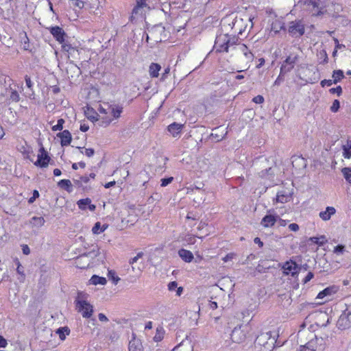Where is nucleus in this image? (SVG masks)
Masks as SVG:
<instances>
[{"instance_id":"obj_1","label":"nucleus","mask_w":351,"mask_h":351,"mask_svg":"<svg viewBox=\"0 0 351 351\" xmlns=\"http://www.w3.org/2000/svg\"><path fill=\"white\" fill-rule=\"evenodd\" d=\"M238 38L228 34H220L216 37L214 48L217 52H228L230 48H237L247 56V49L243 44H237Z\"/></svg>"},{"instance_id":"obj_2","label":"nucleus","mask_w":351,"mask_h":351,"mask_svg":"<svg viewBox=\"0 0 351 351\" xmlns=\"http://www.w3.org/2000/svg\"><path fill=\"white\" fill-rule=\"evenodd\" d=\"M88 295L87 293L79 291L74 301L75 310L84 318H90L93 313V306L88 301Z\"/></svg>"},{"instance_id":"obj_3","label":"nucleus","mask_w":351,"mask_h":351,"mask_svg":"<svg viewBox=\"0 0 351 351\" xmlns=\"http://www.w3.org/2000/svg\"><path fill=\"white\" fill-rule=\"evenodd\" d=\"M345 305L346 308L337 321V326L341 330L351 327V303H346Z\"/></svg>"},{"instance_id":"obj_4","label":"nucleus","mask_w":351,"mask_h":351,"mask_svg":"<svg viewBox=\"0 0 351 351\" xmlns=\"http://www.w3.org/2000/svg\"><path fill=\"white\" fill-rule=\"evenodd\" d=\"M110 109L108 114H110L112 117L110 116L102 117V122L106 125H108L114 119H118L123 112V108L121 105L110 104Z\"/></svg>"},{"instance_id":"obj_5","label":"nucleus","mask_w":351,"mask_h":351,"mask_svg":"<svg viewBox=\"0 0 351 351\" xmlns=\"http://www.w3.org/2000/svg\"><path fill=\"white\" fill-rule=\"evenodd\" d=\"M298 60L299 55L298 53H290L281 65V73H287L290 72L294 68L295 64L298 62Z\"/></svg>"},{"instance_id":"obj_6","label":"nucleus","mask_w":351,"mask_h":351,"mask_svg":"<svg viewBox=\"0 0 351 351\" xmlns=\"http://www.w3.org/2000/svg\"><path fill=\"white\" fill-rule=\"evenodd\" d=\"M279 216L272 209L268 210L267 215L261 221V225L265 228L273 227L278 220Z\"/></svg>"},{"instance_id":"obj_7","label":"nucleus","mask_w":351,"mask_h":351,"mask_svg":"<svg viewBox=\"0 0 351 351\" xmlns=\"http://www.w3.org/2000/svg\"><path fill=\"white\" fill-rule=\"evenodd\" d=\"M285 21L282 17H278L276 15L271 21L269 35L275 36L281 30L285 29Z\"/></svg>"},{"instance_id":"obj_8","label":"nucleus","mask_w":351,"mask_h":351,"mask_svg":"<svg viewBox=\"0 0 351 351\" xmlns=\"http://www.w3.org/2000/svg\"><path fill=\"white\" fill-rule=\"evenodd\" d=\"M288 32L293 37H300L304 34V25L301 21H291L289 25Z\"/></svg>"},{"instance_id":"obj_9","label":"nucleus","mask_w":351,"mask_h":351,"mask_svg":"<svg viewBox=\"0 0 351 351\" xmlns=\"http://www.w3.org/2000/svg\"><path fill=\"white\" fill-rule=\"evenodd\" d=\"M306 10L311 13L313 16H318L324 12L320 5V0H306L304 3Z\"/></svg>"},{"instance_id":"obj_10","label":"nucleus","mask_w":351,"mask_h":351,"mask_svg":"<svg viewBox=\"0 0 351 351\" xmlns=\"http://www.w3.org/2000/svg\"><path fill=\"white\" fill-rule=\"evenodd\" d=\"M39 152L40 153L38 154V159L34 162V165L41 168L47 167L49 165L50 158L43 147H41Z\"/></svg>"},{"instance_id":"obj_11","label":"nucleus","mask_w":351,"mask_h":351,"mask_svg":"<svg viewBox=\"0 0 351 351\" xmlns=\"http://www.w3.org/2000/svg\"><path fill=\"white\" fill-rule=\"evenodd\" d=\"M319 341H322V339L317 337L312 339L305 346H300L299 351H317L320 350L321 344L319 343Z\"/></svg>"},{"instance_id":"obj_12","label":"nucleus","mask_w":351,"mask_h":351,"mask_svg":"<svg viewBox=\"0 0 351 351\" xmlns=\"http://www.w3.org/2000/svg\"><path fill=\"white\" fill-rule=\"evenodd\" d=\"M50 33L52 34L53 38L59 43L64 42L65 37L66 36V33L59 26L51 27L49 28Z\"/></svg>"},{"instance_id":"obj_13","label":"nucleus","mask_w":351,"mask_h":351,"mask_svg":"<svg viewBox=\"0 0 351 351\" xmlns=\"http://www.w3.org/2000/svg\"><path fill=\"white\" fill-rule=\"evenodd\" d=\"M283 273L285 275L294 276L298 272V267L295 262L289 261L285 262L282 265Z\"/></svg>"},{"instance_id":"obj_14","label":"nucleus","mask_w":351,"mask_h":351,"mask_svg":"<svg viewBox=\"0 0 351 351\" xmlns=\"http://www.w3.org/2000/svg\"><path fill=\"white\" fill-rule=\"evenodd\" d=\"M339 290V287L337 285H332L326 287L322 291H320L317 295V299H324L325 298L330 297L337 293Z\"/></svg>"},{"instance_id":"obj_15","label":"nucleus","mask_w":351,"mask_h":351,"mask_svg":"<svg viewBox=\"0 0 351 351\" xmlns=\"http://www.w3.org/2000/svg\"><path fill=\"white\" fill-rule=\"evenodd\" d=\"M147 0H136V5L132 10V16L142 15L145 8H148Z\"/></svg>"},{"instance_id":"obj_16","label":"nucleus","mask_w":351,"mask_h":351,"mask_svg":"<svg viewBox=\"0 0 351 351\" xmlns=\"http://www.w3.org/2000/svg\"><path fill=\"white\" fill-rule=\"evenodd\" d=\"M231 339L234 342L241 343L245 339V334L241 330V326L235 327L231 334Z\"/></svg>"},{"instance_id":"obj_17","label":"nucleus","mask_w":351,"mask_h":351,"mask_svg":"<svg viewBox=\"0 0 351 351\" xmlns=\"http://www.w3.org/2000/svg\"><path fill=\"white\" fill-rule=\"evenodd\" d=\"M183 128L184 124L174 122L167 127V130L172 136L178 137L180 136Z\"/></svg>"},{"instance_id":"obj_18","label":"nucleus","mask_w":351,"mask_h":351,"mask_svg":"<svg viewBox=\"0 0 351 351\" xmlns=\"http://www.w3.org/2000/svg\"><path fill=\"white\" fill-rule=\"evenodd\" d=\"M18 150L22 154L24 158L29 159L32 161L31 158L33 155L32 148L27 144L26 142H24L23 144L19 145Z\"/></svg>"},{"instance_id":"obj_19","label":"nucleus","mask_w":351,"mask_h":351,"mask_svg":"<svg viewBox=\"0 0 351 351\" xmlns=\"http://www.w3.org/2000/svg\"><path fill=\"white\" fill-rule=\"evenodd\" d=\"M57 136L60 138V143L62 146L63 147L68 146L69 145H70L72 140L71 134L67 130H65L62 132H60L59 134H57Z\"/></svg>"},{"instance_id":"obj_20","label":"nucleus","mask_w":351,"mask_h":351,"mask_svg":"<svg viewBox=\"0 0 351 351\" xmlns=\"http://www.w3.org/2000/svg\"><path fill=\"white\" fill-rule=\"evenodd\" d=\"M89 182V177L87 176H80L79 178L73 179L74 184L78 189H82L83 191L88 190L86 185Z\"/></svg>"},{"instance_id":"obj_21","label":"nucleus","mask_w":351,"mask_h":351,"mask_svg":"<svg viewBox=\"0 0 351 351\" xmlns=\"http://www.w3.org/2000/svg\"><path fill=\"white\" fill-rule=\"evenodd\" d=\"M336 213V209L332 206H327L326 210L319 213V217L323 221H328Z\"/></svg>"},{"instance_id":"obj_22","label":"nucleus","mask_w":351,"mask_h":351,"mask_svg":"<svg viewBox=\"0 0 351 351\" xmlns=\"http://www.w3.org/2000/svg\"><path fill=\"white\" fill-rule=\"evenodd\" d=\"M291 196L292 193L291 192H286L285 191H279L276 195V202L287 203L291 200Z\"/></svg>"},{"instance_id":"obj_23","label":"nucleus","mask_w":351,"mask_h":351,"mask_svg":"<svg viewBox=\"0 0 351 351\" xmlns=\"http://www.w3.org/2000/svg\"><path fill=\"white\" fill-rule=\"evenodd\" d=\"M77 204L81 210H85L86 206L90 211H94L96 208L95 205L91 204V200L89 198L81 199Z\"/></svg>"},{"instance_id":"obj_24","label":"nucleus","mask_w":351,"mask_h":351,"mask_svg":"<svg viewBox=\"0 0 351 351\" xmlns=\"http://www.w3.org/2000/svg\"><path fill=\"white\" fill-rule=\"evenodd\" d=\"M178 255L186 263H191L194 258L193 253L191 251L185 249H180L178 251Z\"/></svg>"},{"instance_id":"obj_25","label":"nucleus","mask_w":351,"mask_h":351,"mask_svg":"<svg viewBox=\"0 0 351 351\" xmlns=\"http://www.w3.org/2000/svg\"><path fill=\"white\" fill-rule=\"evenodd\" d=\"M84 113L88 119L93 122L98 121V113L90 107H87L84 110Z\"/></svg>"},{"instance_id":"obj_26","label":"nucleus","mask_w":351,"mask_h":351,"mask_svg":"<svg viewBox=\"0 0 351 351\" xmlns=\"http://www.w3.org/2000/svg\"><path fill=\"white\" fill-rule=\"evenodd\" d=\"M58 187L64 189L68 193H71L73 191L72 183L71 180L63 179L60 180L58 182Z\"/></svg>"},{"instance_id":"obj_27","label":"nucleus","mask_w":351,"mask_h":351,"mask_svg":"<svg viewBox=\"0 0 351 351\" xmlns=\"http://www.w3.org/2000/svg\"><path fill=\"white\" fill-rule=\"evenodd\" d=\"M161 69L160 64L157 63H152L149 67V75L152 77H157L159 75V71Z\"/></svg>"},{"instance_id":"obj_28","label":"nucleus","mask_w":351,"mask_h":351,"mask_svg":"<svg viewBox=\"0 0 351 351\" xmlns=\"http://www.w3.org/2000/svg\"><path fill=\"white\" fill-rule=\"evenodd\" d=\"M107 283V280L104 277H100L97 275H93L89 280V284L93 285H105Z\"/></svg>"},{"instance_id":"obj_29","label":"nucleus","mask_w":351,"mask_h":351,"mask_svg":"<svg viewBox=\"0 0 351 351\" xmlns=\"http://www.w3.org/2000/svg\"><path fill=\"white\" fill-rule=\"evenodd\" d=\"M29 223L32 227L40 228L44 226L45 220L42 217H33Z\"/></svg>"},{"instance_id":"obj_30","label":"nucleus","mask_w":351,"mask_h":351,"mask_svg":"<svg viewBox=\"0 0 351 351\" xmlns=\"http://www.w3.org/2000/svg\"><path fill=\"white\" fill-rule=\"evenodd\" d=\"M108 227V224H104L101 226L100 222H97L95 223L94 226L92 228V232L94 234H99L104 232Z\"/></svg>"},{"instance_id":"obj_31","label":"nucleus","mask_w":351,"mask_h":351,"mask_svg":"<svg viewBox=\"0 0 351 351\" xmlns=\"http://www.w3.org/2000/svg\"><path fill=\"white\" fill-rule=\"evenodd\" d=\"M56 332L58 335L60 339L64 341L70 334V329L67 326L60 327L57 329Z\"/></svg>"},{"instance_id":"obj_32","label":"nucleus","mask_w":351,"mask_h":351,"mask_svg":"<svg viewBox=\"0 0 351 351\" xmlns=\"http://www.w3.org/2000/svg\"><path fill=\"white\" fill-rule=\"evenodd\" d=\"M129 351H143L141 342L136 339L131 340L129 342Z\"/></svg>"},{"instance_id":"obj_33","label":"nucleus","mask_w":351,"mask_h":351,"mask_svg":"<svg viewBox=\"0 0 351 351\" xmlns=\"http://www.w3.org/2000/svg\"><path fill=\"white\" fill-rule=\"evenodd\" d=\"M343 156L349 159L351 158V141H348L345 145L342 146Z\"/></svg>"},{"instance_id":"obj_34","label":"nucleus","mask_w":351,"mask_h":351,"mask_svg":"<svg viewBox=\"0 0 351 351\" xmlns=\"http://www.w3.org/2000/svg\"><path fill=\"white\" fill-rule=\"evenodd\" d=\"M165 333V331L163 327L161 326H158L156 328V334L154 337V341L155 342H159V341H162V339L164 338Z\"/></svg>"},{"instance_id":"obj_35","label":"nucleus","mask_w":351,"mask_h":351,"mask_svg":"<svg viewBox=\"0 0 351 351\" xmlns=\"http://www.w3.org/2000/svg\"><path fill=\"white\" fill-rule=\"evenodd\" d=\"M310 241L319 246L323 245L327 242V239L324 235L311 237Z\"/></svg>"},{"instance_id":"obj_36","label":"nucleus","mask_w":351,"mask_h":351,"mask_svg":"<svg viewBox=\"0 0 351 351\" xmlns=\"http://www.w3.org/2000/svg\"><path fill=\"white\" fill-rule=\"evenodd\" d=\"M332 77L334 84H337L344 77L343 72L341 70H335L333 71Z\"/></svg>"},{"instance_id":"obj_37","label":"nucleus","mask_w":351,"mask_h":351,"mask_svg":"<svg viewBox=\"0 0 351 351\" xmlns=\"http://www.w3.org/2000/svg\"><path fill=\"white\" fill-rule=\"evenodd\" d=\"M341 173L349 184H351V167H344L341 169Z\"/></svg>"},{"instance_id":"obj_38","label":"nucleus","mask_w":351,"mask_h":351,"mask_svg":"<svg viewBox=\"0 0 351 351\" xmlns=\"http://www.w3.org/2000/svg\"><path fill=\"white\" fill-rule=\"evenodd\" d=\"M110 104H104V105H99L97 110L98 112L101 114H104V117L108 116L109 110L110 109Z\"/></svg>"},{"instance_id":"obj_39","label":"nucleus","mask_w":351,"mask_h":351,"mask_svg":"<svg viewBox=\"0 0 351 351\" xmlns=\"http://www.w3.org/2000/svg\"><path fill=\"white\" fill-rule=\"evenodd\" d=\"M108 277L114 285H117L120 280V278L117 276L116 272L114 270H108Z\"/></svg>"},{"instance_id":"obj_40","label":"nucleus","mask_w":351,"mask_h":351,"mask_svg":"<svg viewBox=\"0 0 351 351\" xmlns=\"http://www.w3.org/2000/svg\"><path fill=\"white\" fill-rule=\"evenodd\" d=\"M346 251L345 246L343 245H337L334 247L333 253L337 256L343 254Z\"/></svg>"},{"instance_id":"obj_41","label":"nucleus","mask_w":351,"mask_h":351,"mask_svg":"<svg viewBox=\"0 0 351 351\" xmlns=\"http://www.w3.org/2000/svg\"><path fill=\"white\" fill-rule=\"evenodd\" d=\"M184 241L188 244V245H193L195 243V237L193 234H186Z\"/></svg>"},{"instance_id":"obj_42","label":"nucleus","mask_w":351,"mask_h":351,"mask_svg":"<svg viewBox=\"0 0 351 351\" xmlns=\"http://www.w3.org/2000/svg\"><path fill=\"white\" fill-rule=\"evenodd\" d=\"M10 90H11V93H10V99L12 101H15V102L19 101L20 99V97H19L18 92L16 90L12 89V88H10Z\"/></svg>"},{"instance_id":"obj_43","label":"nucleus","mask_w":351,"mask_h":351,"mask_svg":"<svg viewBox=\"0 0 351 351\" xmlns=\"http://www.w3.org/2000/svg\"><path fill=\"white\" fill-rule=\"evenodd\" d=\"M64 123V120L63 119H60L58 120L57 124L52 126L53 131L62 130L63 128V124Z\"/></svg>"},{"instance_id":"obj_44","label":"nucleus","mask_w":351,"mask_h":351,"mask_svg":"<svg viewBox=\"0 0 351 351\" xmlns=\"http://www.w3.org/2000/svg\"><path fill=\"white\" fill-rule=\"evenodd\" d=\"M16 272L20 275V277L19 278V280L21 282H23L25 280V273H24V269L23 266H20V267H16Z\"/></svg>"},{"instance_id":"obj_45","label":"nucleus","mask_w":351,"mask_h":351,"mask_svg":"<svg viewBox=\"0 0 351 351\" xmlns=\"http://www.w3.org/2000/svg\"><path fill=\"white\" fill-rule=\"evenodd\" d=\"M62 50L66 52H70L71 50H74V48L71 46V45L64 42L60 43Z\"/></svg>"},{"instance_id":"obj_46","label":"nucleus","mask_w":351,"mask_h":351,"mask_svg":"<svg viewBox=\"0 0 351 351\" xmlns=\"http://www.w3.org/2000/svg\"><path fill=\"white\" fill-rule=\"evenodd\" d=\"M339 108H340V103H339V100L335 99L333 101V103L330 107V110L332 112H337L339 110Z\"/></svg>"},{"instance_id":"obj_47","label":"nucleus","mask_w":351,"mask_h":351,"mask_svg":"<svg viewBox=\"0 0 351 351\" xmlns=\"http://www.w3.org/2000/svg\"><path fill=\"white\" fill-rule=\"evenodd\" d=\"M173 180V177H169V178H162L160 180V182H161L160 186L162 187H165V186H167L168 184H169L170 183H171Z\"/></svg>"},{"instance_id":"obj_48","label":"nucleus","mask_w":351,"mask_h":351,"mask_svg":"<svg viewBox=\"0 0 351 351\" xmlns=\"http://www.w3.org/2000/svg\"><path fill=\"white\" fill-rule=\"evenodd\" d=\"M286 73H281V71H280V74L276 78V80L274 82V86H279L284 81V75Z\"/></svg>"},{"instance_id":"obj_49","label":"nucleus","mask_w":351,"mask_h":351,"mask_svg":"<svg viewBox=\"0 0 351 351\" xmlns=\"http://www.w3.org/2000/svg\"><path fill=\"white\" fill-rule=\"evenodd\" d=\"M25 84H26V86L30 90H32V88H33V86H34V83L32 81L31 78L28 75H25Z\"/></svg>"},{"instance_id":"obj_50","label":"nucleus","mask_w":351,"mask_h":351,"mask_svg":"<svg viewBox=\"0 0 351 351\" xmlns=\"http://www.w3.org/2000/svg\"><path fill=\"white\" fill-rule=\"evenodd\" d=\"M73 5L79 8H82L84 7V2L82 0H70Z\"/></svg>"},{"instance_id":"obj_51","label":"nucleus","mask_w":351,"mask_h":351,"mask_svg":"<svg viewBox=\"0 0 351 351\" xmlns=\"http://www.w3.org/2000/svg\"><path fill=\"white\" fill-rule=\"evenodd\" d=\"M252 101L256 104H261L264 102L265 99L262 95H257L253 98Z\"/></svg>"},{"instance_id":"obj_52","label":"nucleus","mask_w":351,"mask_h":351,"mask_svg":"<svg viewBox=\"0 0 351 351\" xmlns=\"http://www.w3.org/2000/svg\"><path fill=\"white\" fill-rule=\"evenodd\" d=\"M177 288H178V283L176 281H172V282H169L168 285V289L170 291H176Z\"/></svg>"},{"instance_id":"obj_53","label":"nucleus","mask_w":351,"mask_h":351,"mask_svg":"<svg viewBox=\"0 0 351 351\" xmlns=\"http://www.w3.org/2000/svg\"><path fill=\"white\" fill-rule=\"evenodd\" d=\"M39 197V193L37 190H34V192H33V195L32 197H31L29 200H28V202L29 204H32L36 198H38Z\"/></svg>"},{"instance_id":"obj_54","label":"nucleus","mask_w":351,"mask_h":351,"mask_svg":"<svg viewBox=\"0 0 351 351\" xmlns=\"http://www.w3.org/2000/svg\"><path fill=\"white\" fill-rule=\"evenodd\" d=\"M226 134V133L225 134H214V133H212L211 134V136L213 137V138L216 141H221L222 139H223L225 135Z\"/></svg>"},{"instance_id":"obj_55","label":"nucleus","mask_w":351,"mask_h":351,"mask_svg":"<svg viewBox=\"0 0 351 351\" xmlns=\"http://www.w3.org/2000/svg\"><path fill=\"white\" fill-rule=\"evenodd\" d=\"M330 92L331 93H333V94L336 93V94H337V95L339 96L341 94V93H342V88H341V87L340 86H337L336 88H330Z\"/></svg>"},{"instance_id":"obj_56","label":"nucleus","mask_w":351,"mask_h":351,"mask_svg":"<svg viewBox=\"0 0 351 351\" xmlns=\"http://www.w3.org/2000/svg\"><path fill=\"white\" fill-rule=\"evenodd\" d=\"M320 84L322 87H324L330 86L332 84H334V82L332 80H323Z\"/></svg>"},{"instance_id":"obj_57","label":"nucleus","mask_w":351,"mask_h":351,"mask_svg":"<svg viewBox=\"0 0 351 351\" xmlns=\"http://www.w3.org/2000/svg\"><path fill=\"white\" fill-rule=\"evenodd\" d=\"M143 255V252H139L136 254V256H134V258H131L130 261V263L133 265L134 263H136L137 261L142 257V256Z\"/></svg>"},{"instance_id":"obj_58","label":"nucleus","mask_w":351,"mask_h":351,"mask_svg":"<svg viewBox=\"0 0 351 351\" xmlns=\"http://www.w3.org/2000/svg\"><path fill=\"white\" fill-rule=\"evenodd\" d=\"M84 154L87 156V157H92L94 154H95V151L92 148H86L85 149V151L84 152Z\"/></svg>"},{"instance_id":"obj_59","label":"nucleus","mask_w":351,"mask_h":351,"mask_svg":"<svg viewBox=\"0 0 351 351\" xmlns=\"http://www.w3.org/2000/svg\"><path fill=\"white\" fill-rule=\"evenodd\" d=\"M86 167V164L84 162H80L78 163H73L72 165V168L75 170L77 169L78 167L84 168Z\"/></svg>"},{"instance_id":"obj_60","label":"nucleus","mask_w":351,"mask_h":351,"mask_svg":"<svg viewBox=\"0 0 351 351\" xmlns=\"http://www.w3.org/2000/svg\"><path fill=\"white\" fill-rule=\"evenodd\" d=\"M333 40L335 44V49H341L342 48H345V45L343 44H340L337 38H333Z\"/></svg>"},{"instance_id":"obj_61","label":"nucleus","mask_w":351,"mask_h":351,"mask_svg":"<svg viewBox=\"0 0 351 351\" xmlns=\"http://www.w3.org/2000/svg\"><path fill=\"white\" fill-rule=\"evenodd\" d=\"M299 226L297 223H293L289 225V229L293 232H297L299 230Z\"/></svg>"},{"instance_id":"obj_62","label":"nucleus","mask_w":351,"mask_h":351,"mask_svg":"<svg viewBox=\"0 0 351 351\" xmlns=\"http://www.w3.org/2000/svg\"><path fill=\"white\" fill-rule=\"evenodd\" d=\"M234 256V254L233 253H230V254H228L226 256H225L222 260L223 261V262L226 263V262H228L230 261H231Z\"/></svg>"},{"instance_id":"obj_63","label":"nucleus","mask_w":351,"mask_h":351,"mask_svg":"<svg viewBox=\"0 0 351 351\" xmlns=\"http://www.w3.org/2000/svg\"><path fill=\"white\" fill-rule=\"evenodd\" d=\"M98 319L101 322H107L108 321V317L104 313H101L98 314Z\"/></svg>"},{"instance_id":"obj_64","label":"nucleus","mask_w":351,"mask_h":351,"mask_svg":"<svg viewBox=\"0 0 351 351\" xmlns=\"http://www.w3.org/2000/svg\"><path fill=\"white\" fill-rule=\"evenodd\" d=\"M22 250H23V253L25 255H28L30 254V249L27 245H23Z\"/></svg>"}]
</instances>
